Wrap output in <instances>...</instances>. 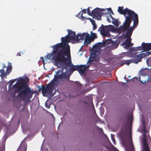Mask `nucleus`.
I'll list each match as a JSON object with an SVG mask.
<instances>
[{
    "mask_svg": "<svg viewBox=\"0 0 151 151\" xmlns=\"http://www.w3.org/2000/svg\"><path fill=\"white\" fill-rule=\"evenodd\" d=\"M20 85L18 88L14 90L15 92H19L18 96L21 97L24 101L27 102H30V99L32 98L34 91L31 89L26 81L23 80H19Z\"/></svg>",
    "mask_w": 151,
    "mask_h": 151,
    "instance_id": "1",
    "label": "nucleus"
},
{
    "mask_svg": "<svg viewBox=\"0 0 151 151\" xmlns=\"http://www.w3.org/2000/svg\"><path fill=\"white\" fill-rule=\"evenodd\" d=\"M112 40L111 39L107 40L102 42H99L95 44L91 49V53L89 59L91 62L98 61L100 60L99 54L101 50V48L109 45L110 46Z\"/></svg>",
    "mask_w": 151,
    "mask_h": 151,
    "instance_id": "2",
    "label": "nucleus"
},
{
    "mask_svg": "<svg viewBox=\"0 0 151 151\" xmlns=\"http://www.w3.org/2000/svg\"><path fill=\"white\" fill-rule=\"evenodd\" d=\"M61 42L54 45L59 50L58 54H63L65 57L67 56L68 58L70 57V47L68 42H70L71 41L69 40L68 35H66L64 37H62Z\"/></svg>",
    "mask_w": 151,
    "mask_h": 151,
    "instance_id": "3",
    "label": "nucleus"
},
{
    "mask_svg": "<svg viewBox=\"0 0 151 151\" xmlns=\"http://www.w3.org/2000/svg\"><path fill=\"white\" fill-rule=\"evenodd\" d=\"M63 64L62 66V69L58 70L55 75L54 78L49 83L47 84V87L43 88V91L46 92L45 91L51 92H52L54 90V86L56 84V82L58 81V79H62L66 78V75L65 73L63 72V67L64 65L66 62H63Z\"/></svg>",
    "mask_w": 151,
    "mask_h": 151,
    "instance_id": "4",
    "label": "nucleus"
},
{
    "mask_svg": "<svg viewBox=\"0 0 151 151\" xmlns=\"http://www.w3.org/2000/svg\"><path fill=\"white\" fill-rule=\"evenodd\" d=\"M53 49L50 53L46 55V57L47 59H50L51 56H53L52 59L53 60L56 64L59 63L65 62L67 60L68 58H66L65 56L61 54H58L59 50L54 46L51 47Z\"/></svg>",
    "mask_w": 151,
    "mask_h": 151,
    "instance_id": "5",
    "label": "nucleus"
},
{
    "mask_svg": "<svg viewBox=\"0 0 151 151\" xmlns=\"http://www.w3.org/2000/svg\"><path fill=\"white\" fill-rule=\"evenodd\" d=\"M68 58V61L65 63L63 67V69H66L67 70L68 67L70 66V70L74 71L77 70L80 74H83L85 71L89 67L90 65H74L72 63L70 57Z\"/></svg>",
    "mask_w": 151,
    "mask_h": 151,
    "instance_id": "6",
    "label": "nucleus"
},
{
    "mask_svg": "<svg viewBox=\"0 0 151 151\" xmlns=\"http://www.w3.org/2000/svg\"><path fill=\"white\" fill-rule=\"evenodd\" d=\"M133 12L131 15H132L131 16V17H130V19L129 20V21L127 22V21H126V20H125L123 24V25H124V26L126 25V26H127L126 27V28H125L126 30L129 27L132 19H133L134 22L133 26V27H136L138 25V16L137 14L135 13L133 11Z\"/></svg>",
    "mask_w": 151,
    "mask_h": 151,
    "instance_id": "7",
    "label": "nucleus"
},
{
    "mask_svg": "<svg viewBox=\"0 0 151 151\" xmlns=\"http://www.w3.org/2000/svg\"><path fill=\"white\" fill-rule=\"evenodd\" d=\"M123 6H119L118 7V12L120 14L124 15L125 17L126 21L129 22L130 19V17L133 12V11L127 8H125L124 9H123Z\"/></svg>",
    "mask_w": 151,
    "mask_h": 151,
    "instance_id": "8",
    "label": "nucleus"
},
{
    "mask_svg": "<svg viewBox=\"0 0 151 151\" xmlns=\"http://www.w3.org/2000/svg\"><path fill=\"white\" fill-rule=\"evenodd\" d=\"M124 26L123 25L122 26H120L118 28H116L113 25H108L109 32L111 31L112 32H116L120 34L123 32H125L126 31L125 28L127 26Z\"/></svg>",
    "mask_w": 151,
    "mask_h": 151,
    "instance_id": "9",
    "label": "nucleus"
},
{
    "mask_svg": "<svg viewBox=\"0 0 151 151\" xmlns=\"http://www.w3.org/2000/svg\"><path fill=\"white\" fill-rule=\"evenodd\" d=\"M104 11V9H100L96 8L92 11V16L93 18L95 17L98 20H101V15L104 14L102 12Z\"/></svg>",
    "mask_w": 151,
    "mask_h": 151,
    "instance_id": "10",
    "label": "nucleus"
},
{
    "mask_svg": "<svg viewBox=\"0 0 151 151\" xmlns=\"http://www.w3.org/2000/svg\"><path fill=\"white\" fill-rule=\"evenodd\" d=\"M98 30L100 31L101 34L104 37H109L110 36L108 26H104L102 24Z\"/></svg>",
    "mask_w": 151,
    "mask_h": 151,
    "instance_id": "11",
    "label": "nucleus"
},
{
    "mask_svg": "<svg viewBox=\"0 0 151 151\" xmlns=\"http://www.w3.org/2000/svg\"><path fill=\"white\" fill-rule=\"evenodd\" d=\"M68 37L69 38V40L71 41H78L79 38H78L77 35H76V33L75 32L72 31L70 29H68Z\"/></svg>",
    "mask_w": 151,
    "mask_h": 151,
    "instance_id": "12",
    "label": "nucleus"
},
{
    "mask_svg": "<svg viewBox=\"0 0 151 151\" xmlns=\"http://www.w3.org/2000/svg\"><path fill=\"white\" fill-rule=\"evenodd\" d=\"M146 56V55L144 53H140L139 55H135V61H134V63H137L140 62L142 59Z\"/></svg>",
    "mask_w": 151,
    "mask_h": 151,
    "instance_id": "13",
    "label": "nucleus"
},
{
    "mask_svg": "<svg viewBox=\"0 0 151 151\" xmlns=\"http://www.w3.org/2000/svg\"><path fill=\"white\" fill-rule=\"evenodd\" d=\"M142 144L143 151H150L149 148V146L145 139L143 140Z\"/></svg>",
    "mask_w": 151,
    "mask_h": 151,
    "instance_id": "14",
    "label": "nucleus"
},
{
    "mask_svg": "<svg viewBox=\"0 0 151 151\" xmlns=\"http://www.w3.org/2000/svg\"><path fill=\"white\" fill-rule=\"evenodd\" d=\"M131 38L127 37V39L124 42L123 45H126V47L129 48L131 46Z\"/></svg>",
    "mask_w": 151,
    "mask_h": 151,
    "instance_id": "15",
    "label": "nucleus"
},
{
    "mask_svg": "<svg viewBox=\"0 0 151 151\" xmlns=\"http://www.w3.org/2000/svg\"><path fill=\"white\" fill-rule=\"evenodd\" d=\"M133 30L134 28L133 27H132L129 28V27L126 30V31L127 30L126 33L127 37H130Z\"/></svg>",
    "mask_w": 151,
    "mask_h": 151,
    "instance_id": "16",
    "label": "nucleus"
},
{
    "mask_svg": "<svg viewBox=\"0 0 151 151\" xmlns=\"http://www.w3.org/2000/svg\"><path fill=\"white\" fill-rule=\"evenodd\" d=\"M84 43L87 45L89 44L91 42V40H92L91 36L89 34H87L85 39Z\"/></svg>",
    "mask_w": 151,
    "mask_h": 151,
    "instance_id": "17",
    "label": "nucleus"
},
{
    "mask_svg": "<svg viewBox=\"0 0 151 151\" xmlns=\"http://www.w3.org/2000/svg\"><path fill=\"white\" fill-rule=\"evenodd\" d=\"M42 88H41L40 86H39V91H41L42 90V93L43 96H45L47 94H50L52 92H51L50 93V92L47 91H47V90H46V91H46V92L43 91V88H44L47 87V85L46 86H44L43 85H42Z\"/></svg>",
    "mask_w": 151,
    "mask_h": 151,
    "instance_id": "18",
    "label": "nucleus"
},
{
    "mask_svg": "<svg viewBox=\"0 0 151 151\" xmlns=\"http://www.w3.org/2000/svg\"><path fill=\"white\" fill-rule=\"evenodd\" d=\"M119 45V43L116 41L112 40L111 45H110V47L111 49H115Z\"/></svg>",
    "mask_w": 151,
    "mask_h": 151,
    "instance_id": "19",
    "label": "nucleus"
},
{
    "mask_svg": "<svg viewBox=\"0 0 151 151\" xmlns=\"http://www.w3.org/2000/svg\"><path fill=\"white\" fill-rule=\"evenodd\" d=\"M88 34V33H83L82 34H77V36H78V38H79V41L81 40H85L86 36Z\"/></svg>",
    "mask_w": 151,
    "mask_h": 151,
    "instance_id": "20",
    "label": "nucleus"
},
{
    "mask_svg": "<svg viewBox=\"0 0 151 151\" xmlns=\"http://www.w3.org/2000/svg\"><path fill=\"white\" fill-rule=\"evenodd\" d=\"M23 145L22 143L21 144L17 151H26V146L25 145Z\"/></svg>",
    "mask_w": 151,
    "mask_h": 151,
    "instance_id": "21",
    "label": "nucleus"
},
{
    "mask_svg": "<svg viewBox=\"0 0 151 151\" xmlns=\"http://www.w3.org/2000/svg\"><path fill=\"white\" fill-rule=\"evenodd\" d=\"M23 145L22 143L21 144L17 151H26V146L25 145Z\"/></svg>",
    "mask_w": 151,
    "mask_h": 151,
    "instance_id": "22",
    "label": "nucleus"
},
{
    "mask_svg": "<svg viewBox=\"0 0 151 151\" xmlns=\"http://www.w3.org/2000/svg\"><path fill=\"white\" fill-rule=\"evenodd\" d=\"M12 68V64L9 63L7 68L6 72L5 73V74H7V75H8L11 72Z\"/></svg>",
    "mask_w": 151,
    "mask_h": 151,
    "instance_id": "23",
    "label": "nucleus"
},
{
    "mask_svg": "<svg viewBox=\"0 0 151 151\" xmlns=\"http://www.w3.org/2000/svg\"><path fill=\"white\" fill-rule=\"evenodd\" d=\"M111 17L112 19V23L116 26H118L119 25L118 20L113 17L111 15Z\"/></svg>",
    "mask_w": 151,
    "mask_h": 151,
    "instance_id": "24",
    "label": "nucleus"
},
{
    "mask_svg": "<svg viewBox=\"0 0 151 151\" xmlns=\"http://www.w3.org/2000/svg\"><path fill=\"white\" fill-rule=\"evenodd\" d=\"M142 46L143 50L144 51H148V43H142Z\"/></svg>",
    "mask_w": 151,
    "mask_h": 151,
    "instance_id": "25",
    "label": "nucleus"
},
{
    "mask_svg": "<svg viewBox=\"0 0 151 151\" xmlns=\"http://www.w3.org/2000/svg\"><path fill=\"white\" fill-rule=\"evenodd\" d=\"M129 143H130L129 145V150L130 151H134V148L132 140H131V141H129Z\"/></svg>",
    "mask_w": 151,
    "mask_h": 151,
    "instance_id": "26",
    "label": "nucleus"
},
{
    "mask_svg": "<svg viewBox=\"0 0 151 151\" xmlns=\"http://www.w3.org/2000/svg\"><path fill=\"white\" fill-rule=\"evenodd\" d=\"M20 83H19V81L18 83L17 82L15 83V84L13 85V88H15L16 89V88H18L20 86Z\"/></svg>",
    "mask_w": 151,
    "mask_h": 151,
    "instance_id": "27",
    "label": "nucleus"
},
{
    "mask_svg": "<svg viewBox=\"0 0 151 151\" xmlns=\"http://www.w3.org/2000/svg\"><path fill=\"white\" fill-rule=\"evenodd\" d=\"M134 62V60L133 59L127 60L126 61L125 63L127 65H129L131 63Z\"/></svg>",
    "mask_w": 151,
    "mask_h": 151,
    "instance_id": "28",
    "label": "nucleus"
},
{
    "mask_svg": "<svg viewBox=\"0 0 151 151\" xmlns=\"http://www.w3.org/2000/svg\"><path fill=\"white\" fill-rule=\"evenodd\" d=\"M91 37L92 40H93L94 39L97 38V36L96 34L95 33H92L91 32Z\"/></svg>",
    "mask_w": 151,
    "mask_h": 151,
    "instance_id": "29",
    "label": "nucleus"
},
{
    "mask_svg": "<svg viewBox=\"0 0 151 151\" xmlns=\"http://www.w3.org/2000/svg\"><path fill=\"white\" fill-rule=\"evenodd\" d=\"M0 73H1L0 76L7 75V74H5V73H4V70L3 69H1L0 70Z\"/></svg>",
    "mask_w": 151,
    "mask_h": 151,
    "instance_id": "30",
    "label": "nucleus"
},
{
    "mask_svg": "<svg viewBox=\"0 0 151 151\" xmlns=\"http://www.w3.org/2000/svg\"><path fill=\"white\" fill-rule=\"evenodd\" d=\"M135 50L137 51L143 50L142 45L135 47Z\"/></svg>",
    "mask_w": 151,
    "mask_h": 151,
    "instance_id": "31",
    "label": "nucleus"
},
{
    "mask_svg": "<svg viewBox=\"0 0 151 151\" xmlns=\"http://www.w3.org/2000/svg\"><path fill=\"white\" fill-rule=\"evenodd\" d=\"M15 80H11L9 82V86L10 87L15 82Z\"/></svg>",
    "mask_w": 151,
    "mask_h": 151,
    "instance_id": "32",
    "label": "nucleus"
},
{
    "mask_svg": "<svg viewBox=\"0 0 151 151\" xmlns=\"http://www.w3.org/2000/svg\"><path fill=\"white\" fill-rule=\"evenodd\" d=\"M82 13L81 15V17L83 19H86V18L85 17H83V13H86V10L85 9H83L82 10Z\"/></svg>",
    "mask_w": 151,
    "mask_h": 151,
    "instance_id": "33",
    "label": "nucleus"
},
{
    "mask_svg": "<svg viewBox=\"0 0 151 151\" xmlns=\"http://www.w3.org/2000/svg\"><path fill=\"white\" fill-rule=\"evenodd\" d=\"M87 14L90 16H91L92 15V12H91L90 11L89 7H88L87 9Z\"/></svg>",
    "mask_w": 151,
    "mask_h": 151,
    "instance_id": "34",
    "label": "nucleus"
},
{
    "mask_svg": "<svg viewBox=\"0 0 151 151\" xmlns=\"http://www.w3.org/2000/svg\"><path fill=\"white\" fill-rule=\"evenodd\" d=\"M148 50H151V43H148Z\"/></svg>",
    "mask_w": 151,
    "mask_h": 151,
    "instance_id": "35",
    "label": "nucleus"
},
{
    "mask_svg": "<svg viewBox=\"0 0 151 151\" xmlns=\"http://www.w3.org/2000/svg\"><path fill=\"white\" fill-rule=\"evenodd\" d=\"M111 139H112V141L113 142V143L115 144V140L113 136V135L112 134H111Z\"/></svg>",
    "mask_w": 151,
    "mask_h": 151,
    "instance_id": "36",
    "label": "nucleus"
},
{
    "mask_svg": "<svg viewBox=\"0 0 151 151\" xmlns=\"http://www.w3.org/2000/svg\"><path fill=\"white\" fill-rule=\"evenodd\" d=\"M90 21L91 22V23H92V25L94 24H96L94 20H93L92 19H91L90 20Z\"/></svg>",
    "mask_w": 151,
    "mask_h": 151,
    "instance_id": "37",
    "label": "nucleus"
},
{
    "mask_svg": "<svg viewBox=\"0 0 151 151\" xmlns=\"http://www.w3.org/2000/svg\"><path fill=\"white\" fill-rule=\"evenodd\" d=\"M145 55H146V56H147L150 55H151V52H146L144 53Z\"/></svg>",
    "mask_w": 151,
    "mask_h": 151,
    "instance_id": "38",
    "label": "nucleus"
},
{
    "mask_svg": "<svg viewBox=\"0 0 151 151\" xmlns=\"http://www.w3.org/2000/svg\"><path fill=\"white\" fill-rule=\"evenodd\" d=\"M93 30H94L96 29L97 26L96 25V24H93Z\"/></svg>",
    "mask_w": 151,
    "mask_h": 151,
    "instance_id": "39",
    "label": "nucleus"
},
{
    "mask_svg": "<svg viewBox=\"0 0 151 151\" xmlns=\"http://www.w3.org/2000/svg\"><path fill=\"white\" fill-rule=\"evenodd\" d=\"M40 59L42 60V61L43 63V64H44L45 62H44V58L42 57H41Z\"/></svg>",
    "mask_w": 151,
    "mask_h": 151,
    "instance_id": "40",
    "label": "nucleus"
},
{
    "mask_svg": "<svg viewBox=\"0 0 151 151\" xmlns=\"http://www.w3.org/2000/svg\"><path fill=\"white\" fill-rule=\"evenodd\" d=\"M131 50L132 51H135L136 50H135V48H134V47L131 48Z\"/></svg>",
    "mask_w": 151,
    "mask_h": 151,
    "instance_id": "41",
    "label": "nucleus"
},
{
    "mask_svg": "<svg viewBox=\"0 0 151 151\" xmlns=\"http://www.w3.org/2000/svg\"><path fill=\"white\" fill-rule=\"evenodd\" d=\"M108 10H110V12H111L113 14V11L112 10H111V8H109L108 9Z\"/></svg>",
    "mask_w": 151,
    "mask_h": 151,
    "instance_id": "42",
    "label": "nucleus"
},
{
    "mask_svg": "<svg viewBox=\"0 0 151 151\" xmlns=\"http://www.w3.org/2000/svg\"><path fill=\"white\" fill-rule=\"evenodd\" d=\"M20 53H21V52H20L18 54H17V55H18V56H21V54Z\"/></svg>",
    "mask_w": 151,
    "mask_h": 151,
    "instance_id": "43",
    "label": "nucleus"
},
{
    "mask_svg": "<svg viewBox=\"0 0 151 151\" xmlns=\"http://www.w3.org/2000/svg\"><path fill=\"white\" fill-rule=\"evenodd\" d=\"M6 66L5 65H4L3 66V69L5 68H6Z\"/></svg>",
    "mask_w": 151,
    "mask_h": 151,
    "instance_id": "44",
    "label": "nucleus"
},
{
    "mask_svg": "<svg viewBox=\"0 0 151 151\" xmlns=\"http://www.w3.org/2000/svg\"><path fill=\"white\" fill-rule=\"evenodd\" d=\"M108 21L109 22H110V19H107Z\"/></svg>",
    "mask_w": 151,
    "mask_h": 151,
    "instance_id": "45",
    "label": "nucleus"
},
{
    "mask_svg": "<svg viewBox=\"0 0 151 151\" xmlns=\"http://www.w3.org/2000/svg\"><path fill=\"white\" fill-rule=\"evenodd\" d=\"M69 76H67V79H69ZM69 80L70 81V80L69 79Z\"/></svg>",
    "mask_w": 151,
    "mask_h": 151,
    "instance_id": "46",
    "label": "nucleus"
},
{
    "mask_svg": "<svg viewBox=\"0 0 151 151\" xmlns=\"http://www.w3.org/2000/svg\"><path fill=\"white\" fill-rule=\"evenodd\" d=\"M133 45V43H131V46H132Z\"/></svg>",
    "mask_w": 151,
    "mask_h": 151,
    "instance_id": "47",
    "label": "nucleus"
},
{
    "mask_svg": "<svg viewBox=\"0 0 151 151\" xmlns=\"http://www.w3.org/2000/svg\"><path fill=\"white\" fill-rule=\"evenodd\" d=\"M144 132L145 133L146 132V131L145 130Z\"/></svg>",
    "mask_w": 151,
    "mask_h": 151,
    "instance_id": "48",
    "label": "nucleus"
}]
</instances>
